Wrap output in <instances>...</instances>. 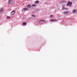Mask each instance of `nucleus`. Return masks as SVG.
<instances>
[{"instance_id": "obj_4", "label": "nucleus", "mask_w": 77, "mask_h": 77, "mask_svg": "<svg viewBox=\"0 0 77 77\" xmlns=\"http://www.w3.org/2000/svg\"><path fill=\"white\" fill-rule=\"evenodd\" d=\"M71 5H72V2H69L67 4V6H69V5L70 6H71Z\"/></svg>"}, {"instance_id": "obj_18", "label": "nucleus", "mask_w": 77, "mask_h": 77, "mask_svg": "<svg viewBox=\"0 0 77 77\" xmlns=\"http://www.w3.org/2000/svg\"><path fill=\"white\" fill-rule=\"evenodd\" d=\"M66 9V10H67V9H68L67 8H66V9Z\"/></svg>"}, {"instance_id": "obj_17", "label": "nucleus", "mask_w": 77, "mask_h": 77, "mask_svg": "<svg viewBox=\"0 0 77 77\" xmlns=\"http://www.w3.org/2000/svg\"><path fill=\"white\" fill-rule=\"evenodd\" d=\"M66 8H64V7H63L62 9H63H63H65Z\"/></svg>"}, {"instance_id": "obj_9", "label": "nucleus", "mask_w": 77, "mask_h": 77, "mask_svg": "<svg viewBox=\"0 0 77 77\" xmlns=\"http://www.w3.org/2000/svg\"><path fill=\"white\" fill-rule=\"evenodd\" d=\"M30 7H31V5H28L27 6V8H30Z\"/></svg>"}, {"instance_id": "obj_5", "label": "nucleus", "mask_w": 77, "mask_h": 77, "mask_svg": "<svg viewBox=\"0 0 77 77\" xmlns=\"http://www.w3.org/2000/svg\"><path fill=\"white\" fill-rule=\"evenodd\" d=\"M28 8H23L22 9V11H28Z\"/></svg>"}, {"instance_id": "obj_10", "label": "nucleus", "mask_w": 77, "mask_h": 77, "mask_svg": "<svg viewBox=\"0 0 77 77\" xmlns=\"http://www.w3.org/2000/svg\"><path fill=\"white\" fill-rule=\"evenodd\" d=\"M68 12H64V14H65V15H66V14H68Z\"/></svg>"}, {"instance_id": "obj_16", "label": "nucleus", "mask_w": 77, "mask_h": 77, "mask_svg": "<svg viewBox=\"0 0 77 77\" xmlns=\"http://www.w3.org/2000/svg\"><path fill=\"white\" fill-rule=\"evenodd\" d=\"M7 18L9 19H10V18H11V17H7Z\"/></svg>"}, {"instance_id": "obj_13", "label": "nucleus", "mask_w": 77, "mask_h": 77, "mask_svg": "<svg viewBox=\"0 0 77 77\" xmlns=\"http://www.w3.org/2000/svg\"><path fill=\"white\" fill-rule=\"evenodd\" d=\"M32 17H36V16H35V15H32Z\"/></svg>"}, {"instance_id": "obj_11", "label": "nucleus", "mask_w": 77, "mask_h": 77, "mask_svg": "<svg viewBox=\"0 0 77 77\" xmlns=\"http://www.w3.org/2000/svg\"><path fill=\"white\" fill-rule=\"evenodd\" d=\"M75 12H76V10H74L73 11L72 13H75Z\"/></svg>"}, {"instance_id": "obj_14", "label": "nucleus", "mask_w": 77, "mask_h": 77, "mask_svg": "<svg viewBox=\"0 0 77 77\" xmlns=\"http://www.w3.org/2000/svg\"><path fill=\"white\" fill-rule=\"evenodd\" d=\"M36 6V5H32V6Z\"/></svg>"}, {"instance_id": "obj_12", "label": "nucleus", "mask_w": 77, "mask_h": 77, "mask_svg": "<svg viewBox=\"0 0 77 77\" xmlns=\"http://www.w3.org/2000/svg\"><path fill=\"white\" fill-rule=\"evenodd\" d=\"M35 2L36 3H39V1H35Z\"/></svg>"}, {"instance_id": "obj_15", "label": "nucleus", "mask_w": 77, "mask_h": 77, "mask_svg": "<svg viewBox=\"0 0 77 77\" xmlns=\"http://www.w3.org/2000/svg\"><path fill=\"white\" fill-rule=\"evenodd\" d=\"M53 15H51L50 16V17H51V18H53Z\"/></svg>"}, {"instance_id": "obj_1", "label": "nucleus", "mask_w": 77, "mask_h": 77, "mask_svg": "<svg viewBox=\"0 0 77 77\" xmlns=\"http://www.w3.org/2000/svg\"><path fill=\"white\" fill-rule=\"evenodd\" d=\"M14 0H9L8 3L10 5H12L14 3Z\"/></svg>"}, {"instance_id": "obj_8", "label": "nucleus", "mask_w": 77, "mask_h": 77, "mask_svg": "<svg viewBox=\"0 0 77 77\" xmlns=\"http://www.w3.org/2000/svg\"><path fill=\"white\" fill-rule=\"evenodd\" d=\"M23 26H26L27 25V23L25 22L23 23Z\"/></svg>"}, {"instance_id": "obj_7", "label": "nucleus", "mask_w": 77, "mask_h": 77, "mask_svg": "<svg viewBox=\"0 0 77 77\" xmlns=\"http://www.w3.org/2000/svg\"><path fill=\"white\" fill-rule=\"evenodd\" d=\"M3 12V9L2 8L0 10V13H2Z\"/></svg>"}, {"instance_id": "obj_6", "label": "nucleus", "mask_w": 77, "mask_h": 77, "mask_svg": "<svg viewBox=\"0 0 77 77\" xmlns=\"http://www.w3.org/2000/svg\"><path fill=\"white\" fill-rule=\"evenodd\" d=\"M50 21H51V22H54V21H57V20H54V19H52L50 20Z\"/></svg>"}, {"instance_id": "obj_2", "label": "nucleus", "mask_w": 77, "mask_h": 77, "mask_svg": "<svg viewBox=\"0 0 77 77\" xmlns=\"http://www.w3.org/2000/svg\"><path fill=\"white\" fill-rule=\"evenodd\" d=\"M39 23H40V24H44V23H45V22L44 20H41L39 21Z\"/></svg>"}, {"instance_id": "obj_3", "label": "nucleus", "mask_w": 77, "mask_h": 77, "mask_svg": "<svg viewBox=\"0 0 77 77\" xmlns=\"http://www.w3.org/2000/svg\"><path fill=\"white\" fill-rule=\"evenodd\" d=\"M15 14V11H13L11 13V15H14Z\"/></svg>"}]
</instances>
